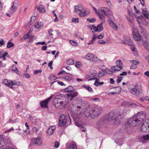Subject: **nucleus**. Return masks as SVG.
Instances as JSON below:
<instances>
[{
    "label": "nucleus",
    "instance_id": "obj_1",
    "mask_svg": "<svg viewBox=\"0 0 149 149\" xmlns=\"http://www.w3.org/2000/svg\"><path fill=\"white\" fill-rule=\"evenodd\" d=\"M102 111V109L98 106H95L92 107L91 109L89 112H87L85 113L86 117L89 116L92 118H95L98 117Z\"/></svg>",
    "mask_w": 149,
    "mask_h": 149
},
{
    "label": "nucleus",
    "instance_id": "obj_2",
    "mask_svg": "<svg viewBox=\"0 0 149 149\" xmlns=\"http://www.w3.org/2000/svg\"><path fill=\"white\" fill-rule=\"evenodd\" d=\"M107 120L111 121L116 124L118 125L120 123L122 117L121 114L118 112H110L107 117Z\"/></svg>",
    "mask_w": 149,
    "mask_h": 149
},
{
    "label": "nucleus",
    "instance_id": "obj_3",
    "mask_svg": "<svg viewBox=\"0 0 149 149\" xmlns=\"http://www.w3.org/2000/svg\"><path fill=\"white\" fill-rule=\"evenodd\" d=\"M85 104L86 103H83L81 106H79L77 104H73V103H71L70 106H73V111L74 114L76 115H79L83 112V110L84 109H87L88 107V106L86 107L84 106Z\"/></svg>",
    "mask_w": 149,
    "mask_h": 149
},
{
    "label": "nucleus",
    "instance_id": "obj_4",
    "mask_svg": "<svg viewBox=\"0 0 149 149\" xmlns=\"http://www.w3.org/2000/svg\"><path fill=\"white\" fill-rule=\"evenodd\" d=\"M132 88L130 90V92L134 95L138 96L142 92V86L141 84H138L135 85H132Z\"/></svg>",
    "mask_w": 149,
    "mask_h": 149
},
{
    "label": "nucleus",
    "instance_id": "obj_5",
    "mask_svg": "<svg viewBox=\"0 0 149 149\" xmlns=\"http://www.w3.org/2000/svg\"><path fill=\"white\" fill-rule=\"evenodd\" d=\"M110 12V9L107 8H102L101 9L98 10L97 14L100 19L105 21V15H108L107 13Z\"/></svg>",
    "mask_w": 149,
    "mask_h": 149
},
{
    "label": "nucleus",
    "instance_id": "obj_6",
    "mask_svg": "<svg viewBox=\"0 0 149 149\" xmlns=\"http://www.w3.org/2000/svg\"><path fill=\"white\" fill-rule=\"evenodd\" d=\"M127 122L128 124L133 127L138 126L142 123L135 115L132 118L129 119Z\"/></svg>",
    "mask_w": 149,
    "mask_h": 149
},
{
    "label": "nucleus",
    "instance_id": "obj_7",
    "mask_svg": "<svg viewBox=\"0 0 149 149\" xmlns=\"http://www.w3.org/2000/svg\"><path fill=\"white\" fill-rule=\"evenodd\" d=\"M67 121V117L65 115H62L59 117V126L60 127L64 126Z\"/></svg>",
    "mask_w": 149,
    "mask_h": 149
},
{
    "label": "nucleus",
    "instance_id": "obj_8",
    "mask_svg": "<svg viewBox=\"0 0 149 149\" xmlns=\"http://www.w3.org/2000/svg\"><path fill=\"white\" fill-rule=\"evenodd\" d=\"M135 115H136V116L138 118L142 123L143 121H144L146 119V115L145 113L143 111L138 112Z\"/></svg>",
    "mask_w": 149,
    "mask_h": 149
},
{
    "label": "nucleus",
    "instance_id": "obj_9",
    "mask_svg": "<svg viewBox=\"0 0 149 149\" xmlns=\"http://www.w3.org/2000/svg\"><path fill=\"white\" fill-rule=\"evenodd\" d=\"M85 58L91 61L96 62L98 61L97 57L91 53L87 54L85 56Z\"/></svg>",
    "mask_w": 149,
    "mask_h": 149
},
{
    "label": "nucleus",
    "instance_id": "obj_10",
    "mask_svg": "<svg viewBox=\"0 0 149 149\" xmlns=\"http://www.w3.org/2000/svg\"><path fill=\"white\" fill-rule=\"evenodd\" d=\"M53 96V95H51V96L47 99L41 102H40L41 106L42 108H47V104L49 102L52 98Z\"/></svg>",
    "mask_w": 149,
    "mask_h": 149
},
{
    "label": "nucleus",
    "instance_id": "obj_11",
    "mask_svg": "<svg viewBox=\"0 0 149 149\" xmlns=\"http://www.w3.org/2000/svg\"><path fill=\"white\" fill-rule=\"evenodd\" d=\"M141 130L145 132H149V123H143L141 127Z\"/></svg>",
    "mask_w": 149,
    "mask_h": 149
},
{
    "label": "nucleus",
    "instance_id": "obj_12",
    "mask_svg": "<svg viewBox=\"0 0 149 149\" xmlns=\"http://www.w3.org/2000/svg\"><path fill=\"white\" fill-rule=\"evenodd\" d=\"M13 5L12 7L10 9V12L13 13L15 12L17 9L18 6V3L16 2H13Z\"/></svg>",
    "mask_w": 149,
    "mask_h": 149
},
{
    "label": "nucleus",
    "instance_id": "obj_13",
    "mask_svg": "<svg viewBox=\"0 0 149 149\" xmlns=\"http://www.w3.org/2000/svg\"><path fill=\"white\" fill-rule=\"evenodd\" d=\"M33 144L37 146H40L42 144V141L40 138L38 137L35 138L33 141Z\"/></svg>",
    "mask_w": 149,
    "mask_h": 149
},
{
    "label": "nucleus",
    "instance_id": "obj_14",
    "mask_svg": "<svg viewBox=\"0 0 149 149\" xmlns=\"http://www.w3.org/2000/svg\"><path fill=\"white\" fill-rule=\"evenodd\" d=\"M124 40L125 41L124 43L130 45H133L132 41L129 37L125 36L124 37Z\"/></svg>",
    "mask_w": 149,
    "mask_h": 149
},
{
    "label": "nucleus",
    "instance_id": "obj_15",
    "mask_svg": "<svg viewBox=\"0 0 149 149\" xmlns=\"http://www.w3.org/2000/svg\"><path fill=\"white\" fill-rule=\"evenodd\" d=\"M83 6L81 4H79L75 6L74 12L77 13L78 12H80L83 10Z\"/></svg>",
    "mask_w": 149,
    "mask_h": 149
},
{
    "label": "nucleus",
    "instance_id": "obj_16",
    "mask_svg": "<svg viewBox=\"0 0 149 149\" xmlns=\"http://www.w3.org/2000/svg\"><path fill=\"white\" fill-rule=\"evenodd\" d=\"M143 14L145 17L147 19H149V13L148 10L146 8H142Z\"/></svg>",
    "mask_w": 149,
    "mask_h": 149
},
{
    "label": "nucleus",
    "instance_id": "obj_17",
    "mask_svg": "<svg viewBox=\"0 0 149 149\" xmlns=\"http://www.w3.org/2000/svg\"><path fill=\"white\" fill-rule=\"evenodd\" d=\"M113 89L115 91H113L112 92H111V93L112 95L116 94L119 93V92H120L121 90V88L119 86L113 88Z\"/></svg>",
    "mask_w": 149,
    "mask_h": 149
},
{
    "label": "nucleus",
    "instance_id": "obj_18",
    "mask_svg": "<svg viewBox=\"0 0 149 149\" xmlns=\"http://www.w3.org/2000/svg\"><path fill=\"white\" fill-rule=\"evenodd\" d=\"M56 128V127L55 126H50L48 129L47 133L48 134L50 135L53 133L54 131Z\"/></svg>",
    "mask_w": 149,
    "mask_h": 149
},
{
    "label": "nucleus",
    "instance_id": "obj_19",
    "mask_svg": "<svg viewBox=\"0 0 149 149\" xmlns=\"http://www.w3.org/2000/svg\"><path fill=\"white\" fill-rule=\"evenodd\" d=\"M132 35L133 36L134 39L136 41H138L140 40L141 38V36L139 34V33L132 34Z\"/></svg>",
    "mask_w": 149,
    "mask_h": 149
},
{
    "label": "nucleus",
    "instance_id": "obj_20",
    "mask_svg": "<svg viewBox=\"0 0 149 149\" xmlns=\"http://www.w3.org/2000/svg\"><path fill=\"white\" fill-rule=\"evenodd\" d=\"M38 10L41 13H44L45 11V10L43 6L40 5L37 7Z\"/></svg>",
    "mask_w": 149,
    "mask_h": 149
},
{
    "label": "nucleus",
    "instance_id": "obj_21",
    "mask_svg": "<svg viewBox=\"0 0 149 149\" xmlns=\"http://www.w3.org/2000/svg\"><path fill=\"white\" fill-rule=\"evenodd\" d=\"M123 68L119 66H115L112 67L111 68V69L112 70H113L114 72L117 71H119L120 70L122 69Z\"/></svg>",
    "mask_w": 149,
    "mask_h": 149
},
{
    "label": "nucleus",
    "instance_id": "obj_22",
    "mask_svg": "<svg viewBox=\"0 0 149 149\" xmlns=\"http://www.w3.org/2000/svg\"><path fill=\"white\" fill-rule=\"evenodd\" d=\"M110 22L109 24L110 25L113 27V29L115 31H117L118 30V27L117 25L114 23L113 21L110 20Z\"/></svg>",
    "mask_w": 149,
    "mask_h": 149
},
{
    "label": "nucleus",
    "instance_id": "obj_23",
    "mask_svg": "<svg viewBox=\"0 0 149 149\" xmlns=\"http://www.w3.org/2000/svg\"><path fill=\"white\" fill-rule=\"evenodd\" d=\"M82 87L85 88L90 93H93V91L92 88L90 87L89 86L87 85H82Z\"/></svg>",
    "mask_w": 149,
    "mask_h": 149
},
{
    "label": "nucleus",
    "instance_id": "obj_24",
    "mask_svg": "<svg viewBox=\"0 0 149 149\" xmlns=\"http://www.w3.org/2000/svg\"><path fill=\"white\" fill-rule=\"evenodd\" d=\"M43 24L41 22H36L34 25V27L37 29L42 27Z\"/></svg>",
    "mask_w": 149,
    "mask_h": 149
},
{
    "label": "nucleus",
    "instance_id": "obj_25",
    "mask_svg": "<svg viewBox=\"0 0 149 149\" xmlns=\"http://www.w3.org/2000/svg\"><path fill=\"white\" fill-rule=\"evenodd\" d=\"M103 23V22H101L97 26L98 32H100L104 28L102 26Z\"/></svg>",
    "mask_w": 149,
    "mask_h": 149
},
{
    "label": "nucleus",
    "instance_id": "obj_26",
    "mask_svg": "<svg viewBox=\"0 0 149 149\" xmlns=\"http://www.w3.org/2000/svg\"><path fill=\"white\" fill-rule=\"evenodd\" d=\"M5 85L10 88H13V86L14 85L13 84V81H11L9 82L7 81V83H5Z\"/></svg>",
    "mask_w": 149,
    "mask_h": 149
},
{
    "label": "nucleus",
    "instance_id": "obj_27",
    "mask_svg": "<svg viewBox=\"0 0 149 149\" xmlns=\"http://www.w3.org/2000/svg\"><path fill=\"white\" fill-rule=\"evenodd\" d=\"M75 124L77 126L80 127V130L81 131L84 132L86 131V128L81 126V125L78 123L77 122H75Z\"/></svg>",
    "mask_w": 149,
    "mask_h": 149
},
{
    "label": "nucleus",
    "instance_id": "obj_28",
    "mask_svg": "<svg viewBox=\"0 0 149 149\" xmlns=\"http://www.w3.org/2000/svg\"><path fill=\"white\" fill-rule=\"evenodd\" d=\"M96 36L95 35H93V38H92V40L90 41V42L88 43V45H90L91 44H93L94 41L95 40L97 39Z\"/></svg>",
    "mask_w": 149,
    "mask_h": 149
},
{
    "label": "nucleus",
    "instance_id": "obj_29",
    "mask_svg": "<svg viewBox=\"0 0 149 149\" xmlns=\"http://www.w3.org/2000/svg\"><path fill=\"white\" fill-rule=\"evenodd\" d=\"M73 91V88L72 86H69L68 87L65 88V91L67 92H71Z\"/></svg>",
    "mask_w": 149,
    "mask_h": 149
},
{
    "label": "nucleus",
    "instance_id": "obj_30",
    "mask_svg": "<svg viewBox=\"0 0 149 149\" xmlns=\"http://www.w3.org/2000/svg\"><path fill=\"white\" fill-rule=\"evenodd\" d=\"M116 63V66H118L123 68V63L120 60H118L117 61Z\"/></svg>",
    "mask_w": 149,
    "mask_h": 149
},
{
    "label": "nucleus",
    "instance_id": "obj_31",
    "mask_svg": "<svg viewBox=\"0 0 149 149\" xmlns=\"http://www.w3.org/2000/svg\"><path fill=\"white\" fill-rule=\"evenodd\" d=\"M108 15H106L111 20H113L114 19V17L113 15V13H112L111 10H110V12L107 13Z\"/></svg>",
    "mask_w": 149,
    "mask_h": 149
},
{
    "label": "nucleus",
    "instance_id": "obj_32",
    "mask_svg": "<svg viewBox=\"0 0 149 149\" xmlns=\"http://www.w3.org/2000/svg\"><path fill=\"white\" fill-rule=\"evenodd\" d=\"M78 94V93L77 92H75L69 94L68 96L69 97H71V99H70L71 100L73 97L77 96Z\"/></svg>",
    "mask_w": 149,
    "mask_h": 149
},
{
    "label": "nucleus",
    "instance_id": "obj_33",
    "mask_svg": "<svg viewBox=\"0 0 149 149\" xmlns=\"http://www.w3.org/2000/svg\"><path fill=\"white\" fill-rule=\"evenodd\" d=\"M87 15V14L86 13V11L84 10H83L80 11L79 13V16L81 17H83Z\"/></svg>",
    "mask_w": 149,
    "mask_h": 149
},
{
    "label": "nucleus",
    "instance_id": "obj_34",
    "mask_svg": "<svg viewBox=\"0 0 149 149\" xmlns=\"http://www.w3.org/2000/svg\"><path fill=\"white\" fill-rule=\"evenodd\" d=\"M143 45L145 48L149 52V43L146 42H143Z\"/></svg>",
    "mask_w": 149,
    "mask_h": 149
},
{
    "label": "nucleus",
    "instance_id": "obj_35",
    "mask_svg": "<svg viewBox=\"0 0 149 149\" xmlns=\"http://www.w3.org/2000/svg\"><path fill=\"white\" fill-rule=\"evenodd\" d=\"M13 84L15 85L22 86L23 85V84L21 82L17 81L15 80L13 81Z\"/></svg>",
    "mask_w": 149,
    "mask_h": 149
},
{
    "label": "nucleus",
    "instance_id": "obj_36",
    "mask_svg": "<svg viewBox=\"0 0 149 149\" xmlns=\"http://www.w3.org/2000/svg\"><path fill=\"white\" fill-rule=\"evenodd\" d=\"M14 46V44L11 42H8L7 45V47L8 48H10L13 47Z\"/></svg>",
    "mask_w": 149,
    "mask_h": 149
},
{
    "label": "nucleus",
    "instance_id": "obj_37",
    "mask_svg": "<svg viewBox=\"0 0 149 149\" xmlns=\"http://www.w3.org/2000/svg\"><path fill=\"white\" fill-rule=\"evenodd\" d=\"M143 37V41H147L148 39V35L147 33L143 34V36H142Z\"/></svg>",
    "mask_w": 149,
    "mask_h": 149
},
{
    "label": "nucleus",
    "instance_id": "obj_38",
    "mask_svg": "<svg viewBox=\"0 0 149 149\" xmlns=\"http://www.w3.org/2000/svg\"><path fill=\"white\" fill-rule=\"evenodd\" d=\"M53 102L56 107V106H57L58 107V106H57L58 104V100L57 98H54L53 100Z\"/></svg>",
    "mask_w": 149,
    "mask_h": 149
},
{
    "label": "nucleus",
    "instance_id": "obj_39",
    "mask_svg": "<svg viewBox=\"0 0 149 149\" xmlns=\"http://www.w3.org/2000/svg\"><path fill=\"white\" fill-rule=\"evenodd\" d=\"M133 27V28L132 30V34L139 33L137 28L136 27H134V26Z\"/></svg>",
    "mask_w": 149,
    "mask_h": 149
},
{
    "label": "nucleus",
    "instance_id": "obj_40",
    "mask_svg": "<svg viewBox=\"0 0 149 149\" xmlns=\"http://www.w3.org/2000/svg\"><path fill=\"white\" fill-rule=\"evenodd\" d=\"M68 149H77V146L75 144H72L69 147Z\"/></svg>",
    "mask_w": 149,
    "mask_h": 149
},
{
    "label": "nucleus",
    "instance_id": "obj_41",
    "mask_svg": "<svg viewBox=\"0 0 149 149\" xmlns=\"http://www.w3.org/2000/svg\"><path fill=\"white\" fill-rule=\"evenodd\" d=\"M67 63L68 65H72L74 64V61L72 59H70L67 61Z\"/></svg>",
    "mask_w": 149,
    "mask_h": 149
},
{
    "label": "nucleus",
    "instance_id": "obj_42",
    "mask_svg": "<svg viewBox=\"0 0 149 149\" xmlns=\"http://www.w3.org/2000/svg\"><path fill=\"white\" fill-rule=\"evenodd\" d=\"M8 54V53L7 52H5L4 53H3V52H2V57L3 60H6V58L5 57Z\"/></svg>",
    "mask_w": 149,
    "mask_h": 149
},
{
    "label": "nucleus",
    "instance_id": "obj_43",
    "mask_svg": "<svg viewBox=\"0 0 149 149\" xmlns=\"http://www.w3.org/2000/svg\"><path fill=\"white\" fill-rule=\"evenodd\" d=\"M140 100L141 102H143L145 100H149V97L148 96L142 97L140 99Z\"/></svg>",
    "mask_w": 149,
    "mask_h": 149
},
{
    "label": "nucleus",
    "instance_id": "obj_44",
    "mask_svg": "<svg viewBox=\"0 0 149 149\" xmlns=\"http://www.w3.org/2000/svg\"><path fill=\"white\" fill-rule=\"evenodd\" d=\"M143 25H147L148 24V22L144 18H142V19L141 23Z\"/></svg>",
    "mask_w": 149,
    "mask_h": 149
},
{
    "label": "nucleus",
    "instance_id": "obj_45",
    "mask_svg": "<svg viewBox=\"0 0 149 149\" xmlns=\"http://www.w3.org/2000/svg\"><path fill=\"white\" fill-rule=\"evenodd\" d=\"M140 27V31L141 33H143V35L147 33V32L145 30V29L143 28Z\"/></svg>",
    "mask_w": 149,
    "mask_h": 149
},
{
    "label": "nucleus",
    "instance_id": "obj_46",
    "mask_svg": "<svg viewBox=\"0 0 149 149\" xmlns=\"http://www.w3.org/2000/svg\"><path fill=\"white\" fill-rule=\"evenodd\" d=\"M127 20L129 22L130 26L133 27L134 25L132 20H131L130 18L128 17L127 18Z\"/></svg>",
    "mask_w": 149,
    "mask_h": 149
},
{
    "label": "nucleus",
    "instance_id": "obj_47",
    "mask_svg": "<svg viewBox=\"0 0 149 149\" xmlns=\"http://www.w3.org/2000/svg\"><path fill=\"white\" fill-rule=\"evenodd\" d=\"M130 62L132 63V64L134 65H136L137 64H139V61H138L131 60L130 61Z\"/></svg>",
    "mask_w": 149,
    "mask_h": 149
},
{
    "label": "nucleus",
    "instance_id": "obj_48",
    "mask_svg": "<svg viewBox=\"0 0 149 149\" xmlns=\"http://www.w3.org/2000/svg\"><path fill=\"white\" fill-rule=\"evenodd\" d=\"M29 39L30 42L33 40L35 39V36L34 35H29Z\"/></svg>",
    "mask_w": 149,
    "mask_h": 149
},
{
    "label": "nucleus",
    "instance_id": "obj_49",
    "mask_svg": "<svg viewBox=\"0 0 149 149\" xmlns=\"http://www.w3.org/2000/svg\"><path fill=\"white\" fill-rule=\"evenodd\" d=\"M142 138L145 140H149V134H148L143 136Z\"/></svg>",
    "mask_w": 149,
    "mask_h": 149
},
{
    "label": "nucleus",
    "instance_id": "obj_50",
    "mask_svg": "<svg viewBox=\"0 0 149 149\" xmlns=\"http://www.w3.org/2000/svg\"><path fill=\"white\" fill-rule=\"evenodd\" d=\"M123 77L121 76H118L117 79V82L118 83H119L121 82V81L122 80Z\"/></svg>",
    "mask_w": 149,
    "mask_h": 149
},
{
    "label": "nucleus",
    "instance_id": "obj_51",
    "mask_svg": "<svg viewBox=\"0 0 149 149\" xmlns=\"http://www.w3.org/2000/svg\"><path fill=\"white\" fill-rule=\"evenodd\" d=\"M63 78L68 81H69L72 80L71 78L69 76H65Z\"/></svg>",
    "mask_w": 149,
    "mask_h": 149
},
{
    "label": "nucleus",
    "instance_id": "obj_52",
    "mask_svg": "<svg viewBox=\"0 0 149 149\" xmlns=\"http://www.w3.org/2000/svg\"><path fill=\"white\" fill-rule=\"evenodd\" d=\"M70 42L71 45L74 46H77L78 45L77 43L74 40H70Z\"/></svg>",
    "mask_w": 149,
    "mask_h": 149
},
{
    "label": "nucleus",
    "instance_id": "obj_53",
    "mask_svg": "<svg viewBox=\"0 0 149 149\" xmlns=\"http://www.w3.org/2000/svg\"><path fill=\"white\" fill-rule=\"evenodd\" d=\"M95 80V81L94 83V85L96 86H98L99 84V79L97 78Z\"/></svg>",
    "mask_w": 149,
    "mask_h": 149
},
{
    "label": "nucleus",
    "instance_id": "obj_54",
    "mask_svg": "<svg viewBox=\"0 0 149 149\" xmlns=\"http://www.w3.org/2000/svg\"><path fill=\"white\" fill-rule=\"evenodd\" d=\"M87 20L91 23H93L96 21V19L95 18L92 19L87 18Z\"/></svg>",
    "mask_w": 149,
    "mask_h": 149
},
{
    "label": "nucleus",
    "instance_id": "obj_55",
    "mask_svg": "<svg viewBox=\"0 0 149 149\" xmlns=\"http://www.w3.org/2000/svg\"><path fill=\"white\" fill-rule=\"evenodd\" d=\"M74 65L76 67L79 68L81 65V63L77 61L75 63Z\"/></svg>",
    "mask_w": 149,
    "mask_h": 149
},
{
    "label": "nucleus",
    "instance_id": "obj_56",
    "mask_svg": "<svg viewBox=\"0 0 149 149\" xmlns=\"http://www.w3.org/2000/svg\"><path fill=\"white\" fill-rule=\"evenodd\" d=\"M105 75L104 72H102L100 71L98 73V76L100 77H102Z\"/></svg>",
    "mask_w": 149,
    "mask_h": 149
},
{
    "label": "nucleus",
    "instance_id": "obj_57",
    "mask_svg": "<svg viewBox=\"0 0 149 149\" xmlns=\"http://www.w3.org/2000/svg\"><path fill=\"white\" fill-rule=\"evenodd\" d=\"M29 38V35L27 34L26 35H24L23 37L21 39L22 40H25Z\"/></svg>",
    "mask_w": 149,
    "mask_h": 149
},
{
    "label": "nucleus",
    "instance_id": "obj_58",
    "mask_svg": "<svg viewBox=\"0 0 149 149\" xmlns=\"http://www.w3.org/2000/svg\"><path fill=\"white\" fill-rule=\"evenodd\" d=\"M59 104L62 107L61 108L64 107H65V102L64 103V102L62 101H60L59 103Z\"/></svg>",
    "mask_w": 149,
    "mask_h": 149
},
{
    "label": "nucleus",
    "instance_id": "obj_59",
    "mask_svg": "<svg viewBox=\"0 0 149 149\" xmlns=\"http://www.w3.org/2000/svg\"><path fill=\"white\" fill-rule=\"evenodd\" d=\"M56 79V77L55 75H52L49 77V79L51 80H55Z\"/></svg>",
    "mask_w": 149,
    "mask_h": 149
},
{
    "label": "nucleus",
    "instance_id": "obj_60",
    "mask_svg": "<svg viewBox=\"0 0 149 149\" xmlns=\"http://www.w3.org/2000/svg\"><path fill=\"white\" fill-rule=\"evenodd\" d=\"M5 42L3 39H1L0 40V47L4 45Z\"/></svg>",
    "mask_w": 149,
    "mask_h": 149
},
{
    "label": "nucleus",
    "instance_id": "obj_61",
    "mask_svg": "<svg viewBox=\"0 0 149 149\" xmlns=\"http://www.w3.org/2000/svg\"><path fill=\"white\" fill-rule=\"evenodd\" d=\"M72 22H73L78 23L79 19L78 18H73L72 19Z\"/></svg>",
    "mask_w": 149,
    "mask_h": 149
},
{
    "label": "nucleus",
    "instance_id": "obj_62",
    "mask_svg": "<svg viewBox=\"0 0 149 149\" xmlns=\"http://www.w3.org/2000/svg\"><path fill=\"white\" fill-rule=\"evenodd\" d=\"M59 145V143L58 141H56L55 143L54 147L56 148L58 147Z\"/></svg>",
    "mask_w": 149,
    "mask_h": 149
},
{
    "label": "nucleus",
    "instance_id": "obj_63",
    "mask_svg": "<svg viewBox=\"0 0 149 149\" xmlns=\"http://www.w3.org/2000/svg\"><path fill=\"white\" fill-rule=\"evenodd\" d=\"M98 43L100 44H105L106 42L103 40H100L98 41Z\"/></svg>",
    "mask_w": 149,
    "mask_h": 149
},
{
    "label": "nucleus",
    "instance_id": "obj_64",
    "mask_svg": "<svg viewBox=\"0 0 149 149\" xmlns=\"http://www.w3.org/2000/svg\"><path fill=\"white\" fill-rule=\"evenodd\" d=\"M35 19V17H31L30 21V24H32L34 22Z\"/></svg>",
    "mask_w": 149,
    "mask_h": 149
}]
</instances>
